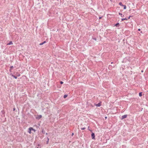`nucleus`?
Instances as JSON below:
<instances>
[{
	"mask_svg": "<svg viewBox=\"0 0 148 148\" xmlns=\"http://www.w3.org/2000/svg\"><path fill=\"white\" fill-rule=\"evenodd\" d=\"M91 136L92 138V139H95V134L94 133L92 132L91 134Z\"/></svg>",
	"mask_w": 148,
	"mask_h": 148,
	"instance_id": "nucleus-1",
	"label": "nucleus"
},
{
	"mask_svg": "<svg viewBox=\"0 0 148 148\" xmlns=\"http://www.w3.org/2000/svg\"><path fill=\"white\" fill-rule=\"evenodd\" d=\"M42 117V116L41 115H38L36 117V119L38 120L40 119V118H41Z\"/></svg>",
	"mask_w": 148,
	"mask_h": 148,
	"instance_id": "nucleus-2",
	"label": "nucleus"
},
{
	"mask_svg": "<svg viewBox=\"0 0 148 148\" xmlns=\"http://www.w3.org/2000/svg\"><path fill=\"white\" fill-rule=\"evenodd\" d=\"M127 114H125V115L122 116H121V120H123V119H124L126 118L127 117Z\"/></svg>",
	"mask_w": 148,
	"mask_h": 148,
	"instance_id": "nucleus-3",
	"label": "nucleus"
},
{
	"mask_svg": "<svg viewBox=\"0 0 148 148\" xmlns=\"http://www.w3.org/2000/svg\"><path fill=\"white\" fill-rule=\"evenodd\" d=\"M95 105L97 106V107H100L101 106V102H100L99 103H98L97 104Z\"/></svg>",
	"mask_w": 148,
	"mask_h": 148,
	"instance_id": "nucleus-4",
	"label": "nucleus"
},
{
	"mask_svg": "<svg viewBox=\"0 0 148 148\" xmlns=\"http://www.w3.org/2000/svg\"><path fill=\"white\" fill-rule=\"evenodd\" d=\"M114 26L116 27H119L120 26V24L119 23H117L115 24Z\"/></svg>",
	"mask_w": 148,
	"mask_h": 148,
	"instance_id": "nucleus-5",
	"label": "nucleus"
},
{
	"mask_svg": "<svg viewBox=\"0 0 148 148\" xmlns=\"http://www.w3.org/2000/svg\"><path fill=\"white\" fill-rule=\"evenodd\" d=\"M10 75H11L12 76L14 77V78L16 79L17 78V76H14V75H13L12 73H11L10 74Z\"/></svg>",
	"mask_w": 148,
	"mask_h": 148,
	"instance_id": "nucleus-6",
	"label": "nucleus"
},
{
	"mask_svg": "<svg viewBox=\"0 0 148 148\" xmlns=\"http://www.w3.org/2000/svg\"><path fill=\"white\" fill-rule=\"evenodd\" d=\"M46 42V41H44L43 42L40 43L39 44V45H42L44 44Z\"/></svg>",
	"mask_w": 148,
	"mask_h": 148,
	"instance_id": "nucleus-7",
	"label": "nucleus"
},
{
	"mask_svg": "<svg viewBox=\"0 0 148 148\" xmlns=\"http://www.w3.org/2000/svg\"><path fill=\"white\" fill-rule=\"evenodd\" d=\"M124 20H128V18H121V21H123Z\"/></svg>",
	"mask_w": 148,
	"mask_h": 148,
	"instance_id": "nucleus-8",
	"label": "nucleus"
},
{
	"mask_svg": "<svg viewBox=\"0 0 148 148\" xmlns=\"http://www.w3.org/2000/svg\"><path fill=\"white\" fill-rule=\"evenodd\" d=\"M31 131H32V130H31V128L30 127L29 129V131L28 132V133L29 134H31Z\"/></svg>",
	"mask_w": 148,
	"mask_h": 148,
	"instance_id": "nucleus-9",
	"label": "nucleus"
},
{
	"mask_svg": "<svg viewBox=\"0 0 148 148\" xmlns=\"http://www.w3.org/2000/svg\"><path fill=\"white\" fill-rule=\"evenodd\" d=\"M13 44V43L12 41H10L7 44V45H10Z\"/></svg>",
	"mask_w": 148,
	"mask_h": 148,
	"instance_id": "nucleus-10",
	"label": "nucleus"
},
{
	"mask_svg": "<svg viewBox=\"0 0 148 148\" xmlns=\"http://www.w3.org/2000/svg\"><path fill=\"white\" fill-rule=\"evenodd\" d=\"M119 15H121V17H123L124 16V15L123 14H122L121 13H119Z\"/></svg>",
	"mask_w": 148,
	"mask_h": 148,
	"instance_id": "nucleus-11",
	"label": "nucleus"
},
{
	"mask_svg": "<svg viewBox=\"0 0 148 148\" xmlns=\"http://www.w3.org/2000/svg\"><path fill=\"white\" fill-rule=\"evenodd\" d=\"M119 4L121 6H124V5L122 3V2H120L119 3Z\"/></svg>",
	"mask_w": 148,
	"mask_h": 148,
	"instance_id": "nucleus-12",
	"label": "nucleus"
},
{
	"mask_svg": "<svg viewBox=\"0 0 148 148\" xmlns=\"http://www.w3.org/2000/svg\"><path fill=\"white\" fill-rule=\"evenodd\" d=\"M42 133L44 134L45 133V131L44 130V129H42Z\"/></svg>",
	"mask_w": 148,
	"mask_h": 148,
	"instance_id": "nucleus-13",
	"label": "nucleus"
},
{
	"mask_svg": "<svg viewBox=\"0 0 148 148\" xmlns=\"http://www.w3.org/2000/svg\"><path fill=\"white\" fill-rule=\"evenodd\" d=\"M31 128V130H32V131H34V132H35V131H36V130L34 129L32 127H30Z\"/></svg>",
	"mask_w": 148,
	"mask_h": 148,
	"instance_id": "nucleus-14",
	"label": "nucleus"
},
{
	"mask_svg": "<svg viewBox=\"0 0 148 148\" xmlns=\"http://www.w3.org/2000/svg\"><path fill=\"white\" fill-rule=\"evenodd\" d=\"M67 96H68L67 95H64V96L63 97L64 98H66L67 97Z\"/></svg>",
	"mask_w": 148,
	"mask_h": 148,
	"instance_id": "nucleus-15",
	"label": "nucleus"
},
{
	"mask_svg": "<svg viewBox=\"0 0 148 148\" xmlns=\"http://www.w3.org/2000/svg\"><path fill=\"white\" fill-rule=\"evenodd\" d=\"M142 92H140L139 93V95L140 97H141L142 96Z\"/></svg>",
	"mask_w": 148,
	"mask_h": 148,
	"instance_id": "nucleus-16",
	"label": "nucleus"
},
{
	"mask_svg": "<svg viewBox=\"0 0 148 148\" xmlns=\"http://www.w3.org/2000/svg\"><path fill=\"white\" fill-rule=\"evenodd\" d=\"M47 140L46 142V144H48V142H49V138L48 137H47Z\"/></svg>",
	"mask_w": 148,
	"mask_h": 148,
	"instance_id": "nucleus-17",
	"label": "nucleus"
},
{
	"mask_svg": "<svg viewBox=\"0 0 148 148\" xmlns=\"http://www.w3.org/2000/svg\"><path fill=\"white\" fill-rule=\"evenodd\" d=\"M16 73H17L16 75H17V76L19 77V76H20V74L19 73L17 72Z\"/></svg>",
	"mask_w": 148,
	"mask_h": 148,
	"instance_id": "nucleus-18",
	"label": "nucleus"
},
{
	"mask_svg": "<svg viewBox=\"0 0 148 148\" xmlns=\"http://www.w3.org/2000/svg\"><path fill=\"white\" fill-rule=\"evenodd\" d=\"M123 6L124 7V8H123L124 9H126V7L125 5H124V6Z\"/></svg>",
	"mask_w": 148,
	"mask_h": 148,
	"instance_id": "nucleus-19",
	"label": "nucleus"
},
{
	"mask_svg": "<svg viewBox=\"0 0 148 148\" xmlns=\"http://www.w3.org/2000/svg\"><path fill=\"white\" fill-rule=\"evenodd\" d=\"M1 112L2 113V114H4L5 113V112L3 110H2L1 111Z\"/></svg>",
	"mask_w": 148,
	"mask_h": 148,
	"instance_id": "nucleus-20",
	"label": "nucleus"
},
{
	"mask_svg": "<svg viewBox=\"0 0 148 148\" xmlns=\"http://www.w3.org/2000/svg\"><path fill=\"white\" fill-rule=\"evenodd\" d=\"M86 129V128L85 127H82V128H81V129L82 130H84L85 129Z\"/></svg>",
	"mask_w": 148,
	"mask_h": 148,
	"instance_id": "nucleus-21",
	"label": "nucleus"
},
{
	"mask_svg": "<svg viewBox=\"0 0 148 148\" xmlns=\"http://www.w3.org/2000/svg\"><path fill=\"white\" fill-rule=\"evenodd\" d=\"M88 130H90V131L91 132H92V130H90V129H89V126H88Z\"/></svg>",
	"mask_w": 148,
	"mask_h": 148,
	"instance_id": "nucleus-22",
	"label": "nucleus"
},
{
	"mask_svg": "<svg viewBox=\"0 0 148 148\" xmlns=\"http://www.w3.org/2000/svg\"><path fill=\"white\" fill-rule=\"evenodd\" d=\"M13 66H10V69H11L12 70V69L13 68Z\"/></svg>",
	"mask_w": 148,
	"mask_h": 148,
	"instance_id": "nucleus-23",
	"label": "nucleus"
},
{
	"mask_svg": "<svg viewBox=\"0 0 148 148\" xmlns=\"http://www.w3.org/2000/svg\"><path fill=\"white\" fill-rule=\"evenodd\" d=\"M92 39L93 40H97V39H96V38H93Z\"/></svg>",
	"mask_w": 148,
	"mask_h": 148,
	"instance_id": "nucleus-24",
	"label": "nucleus"
},
{
	"mask_svg": "<svg viewBox=\"0 0 148 148\" xmlns=\"http://www.w3.org/2000/svg\"><path fill=\"white\" fill-rule=\"evenodd\" d=\"M60 84H63V82L62 81H60Z\"/></svg>",
	"mask_w": 148,
	"mask_h": 148,
	"instance_id": "nucleus-25",
	"label": "nucleus"
},
{
	"mask_svg": "<svg viewBox=\"0 0 148 148\" xmlns=\"http://www.w3.org/2000/svg\"><path fill=\"white\" fill-rule=\"evenodd\" d=\"M132 16H129V17H128V18H128V19H130V17H131Z\"/></svg>",
	"mask_w": 148,
	"mask_h": 148,
	"instance_id": "nucleus-26",
	"label": "nucleus"
},
{
	"mask_svg": "<svg viewBox=\"0 0 148 148\" xmlns=\"http://www.w3.org/2000/svg\"><path fill=\"white\" fill-rule=\"evenodd\" d=\"M15 108H13V110L14 111H15Z\"/></svg>",
	"mask_w": 148,
	"mask_h": 148,
	"instance_id": "nucleus-27",
	"label": "nucleus"
},
{
	"mask_svg": "<svg viewBox=\"0 0 148 148\" xmlns=\"http://www.w3.org/2000/svg\"><path fill=\"white\" fill-rule=\"evenodd\" d=\"M73 135H74V133H72V134L71 135V136H73Z\"/></svg>",
	"mask_w": 148,
	"mask_h": 148,
	"instance_id": "nucleus-28",
	"label": "nucleus"
},
{
	"mask_svg": "<svg viewBox=\"0 0 148 148\" xmlns=\"http://www.w3.org/2000/svg\"><path fill=\"white\" fill-rule=\"evenodd\" d=\"M10 72H12V69H10Z\"/></svg>",
	"mask_w": 148,
	"mask_h": 148,
	"instance_id": "nucleus-29",
	"label": "nucleus"
},
{
	"mask_svg": "<svg viewBox=\"0 0 148 148\" xmlns=\"http://www.w3.org/2000/svg\"><path fill=\"white\" fill-rule=\"evenodd\" d=\"M138 31H140V29H138Z\"/></svg>",
	"mask_w": 148,
	"mask_h": 148,
	"instance_id": "nucleus-30",
	"label": "nucleus"
},
{
	"mask_svg": "<svg viewBox=\"0 0 148 148\" xmlns=\"http://www.w3.org/2000/svg\"><path fill=\"white\" fill-rule=\"evenodd\" d=\"M101 18V17H99V19H100Z\"/></svg>",
	"mask_w": 148,
	"mask_h": 148,
	"instance_id": "nucleus-31",
	"label": "nucleus"
},
{
	"mask_svg": "<svg viewBox=\"0 0 148 148\" xmlns=\"http://www.w3.org/2000/svg\"><path fill=\"white\" fill-rule=\"evenodd\" d=\"M40 144H38V146H40Z\"/></svg>",
	"mask_w": 148,
	"mask_h": 148,
	"instance_id": "nucleus-32",
	"label": "nucleus"
},
{
	"mask_svg": "<svg viewBox=\"0 0 148 148\" xmlns=\"http://www.w3.org/2000/svg\"><path fill=\"white\" fill-rule=\"evenodd\" d=\"M141 72H143V70H142V71H141Z\"/></svg>",
	"mask_w": 148,
	"mask_h": 148,
	"instance_id": "nucleus-33",
	"label": "nucleus"
},
{
	"mask_svg": "<svg viewBox=\"0 0 148 148\" xmlns=\"http://www.w3.org/2000/svg\"><path fill=\"white\" fill-rule=\"evenodd\" d=\"M110 1L112 2L113 0H110Z\"/></svg>",
	"mask_w": 148,
	"mask_h": 148,
	"instance_id": "nucleus-34",
	"label": "nucleus"
},
{
	"mask_svg": "<svg viewBox=\"0 0 148 148\" xmlns=\"http://www.w3.org/2000/svg\"><path fill=\"white\" fill-rule=\"evenodd\" d=\"M47 134H48L47 133H46V135H47Z\"/></svg>",
	"mask_w": 148,
	"mask_h": 148,
	"instance_id": "nucleus-35",
	"label": "nucleus"
},
{
	"mask_svg": "<svg viewBox=\"0 0 148 148\" xmlns=\"http://www.w3.org/2000/svg\"><path fill=\"white\" fill-rule=\"evenodd\" d=\"M105 118L106 119V118H107V117H105Z\"/></svg>",
	"mask_w": 148,
	"mask_h": 148,
	"instance_id": "nucleus-36",
	"label": "nucleus"
},
{
	"mask_svg": "<svg viewBox=\"0 0 148 148\" xmlns=\"http://www.w3.org/2000/svg\"><path fill=\"white\" fill-rule=\"evenodd\" d=\"M140 33H142V31H141V32H140Z\"/></svg>",
	"mask_w": 148,
	"mask_h": 148,
	"instance_id": "nucleus-37",
	"label": "nucleus"
},
{
	"mask_svg": "<svg viewBox=\"0 0 148 148\" xmlns=\"http://www.w3.org/2000/svg\"><path fill=\"white\" fill-rule=\"evenodd\" d=\"M36 148H39L38 147H36Z\"/></svg>",
	"mask_w": 148,
	"mask_h": 148,
	"instance_id": "nucleus-38",
	"label": "nucleus"
},
{
	"mask_svg": "<svg viewBox=\"0 0 148 148\" xmlns=\"http://www.w3.org/2000/svg\"><path fill=\"white\" fill-rule=\"evenodd\" d=\"M113 63V62H111V64H112Z\"/></svg>",
	"mask_w": 148,
	"mask_h": 148,
	"instance_id": "nucleus-39",
	"label": "nucleus"
}]
</instances>
